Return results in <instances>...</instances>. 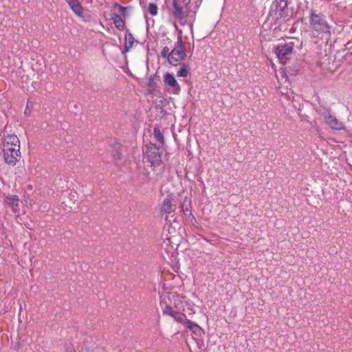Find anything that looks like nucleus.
<instances>
[{"label":"nucleus","instance_id":"393cba45","mask_svg":"<svg viewBox=\"0 0 352 352\" xmlns=\"http://www.w3.org/2000/svg\"><path fill=\"white\" fill-rule=\"evenodd\" d=\"M116 8H118V10L120 12H121L124 16H125V12L126 11V8L123 7L120 5H117Z\"/></svg>","mask_w":352,"mask_h":352},{"label":"nucleus","instance_id":"f257e3e1","mask_svg":"<svg viewBox=\"0 0 352 352\" xmlns=\"http://www.w3.org/2000/svg\"><path fill=\"white\" fill-rule=\"evenodd\" d=\"M201 3L199 0H173L171 12L182 25H188L192 32L195 14Z\"/></svg>","mask_w":352,"mask_h":352},{"label":"nucleus","instance_id":"aec40b11","mask_svg":"<svg viewBox=\"0 0 352 352\" xmlns=\"http://www.w3.org/2000/svg\"><path fill=\"white\" fill-rule=\"evenodd\" d=\"M149 180L150 177L148 173H144L142 176H139V178L136 180V183L138 186H142L144 184L148 182Z\"/></svg>","mask_w":352,"mask_h":352},{"label":"nucleus","instance_id":"7ed1b4c3","mask_svg":"<svg viewBox=\"0 0 352 352\" xmlns=\"http://www.w3.org/2000/svg\"><path fill=\"white\" fill-rule=\"evenodd\" d=\"M310 23L315 31L324 34L327 39L330 38L331 27L327 23L323 15L317 14L312 12L310 16Z\"/></svg>","mask_w":352,"mask_h":352},{"label":"nucleus","instance_id":"f8f14e48","mask_svg":"<svg viewBox=\"0 0 352 352\" xmlns=\"http://www.w3.org/2000/svg\"><path fill=\"white\" fill-rule=\"evenodd\" d=\"M164 82L166 86L172 88L173 94H178L180 91V86L177 83L173 74L167 73L164 76Z\"/></svg>","mask_w":352,"mask_h":352},{"label":"nucleus","instance_id":"0eeeda50","mask_svg":"<svg viewBox=\"0 0 352 352\" xmlns=\"http://www.w3.org/2000/svg\"><path fill=\"white\" fill-rule=\"evenodd\" d=\"M294 43L289 42L284 45H278L275 49V53L277 58L283 62L286 57L291 54L294 50Z\"/></svg>","mask_w":352,"mask_h":352},{"label":"nucleus","instance_id":"a211bd4d","mask_svg":"<svg viewBox=\"0 0 352 352\" xmlns=\"http://www.w3.org/2000/svg\"><path fill=\"white\" fill-rule=\"evenodd\" d=\"M111 19L113 21V23H114L116 27L119 30H124L125 23H124V20L122 19V17L120 15H118L117 14H112Z\"/></svg>","mask_w":352,"mask_h":352},{"label":"nucleus","instance_id":"9d476101","mask_svg":"<svg viewBox=\"0 0 352 352\" xmlns=\"http://www.w3.org/2000/svg\"><path fill=\"white\" fill-rule=\"evenodd\" d=\"M324 119L325 123L333 130H342L344 128V124L342 122L338 120L334 116L331 114L329 111L324 113Z\"/></svg>","mask_w":352,"mask_h":352},{"label":"nucleus","instance_id":"b1692460","mask_svg":"<svg viewBox=\"0 0 352 352\" xmlns=\"http://www.w3.org/2000/svg\"><path fill=\"white\" fill-rule=\"evenodd\" d=\"M162 56L163 58H167L168 61L169 62V57L170 55V52L169 50V48L168 47H164L162 51Z\"/></svg>","mask_w":352,"mask_h":352},{"label":"nucleus","instance_id":"20e7f679","mask_svg":"<svg viewBox=\"0 0 352 352\" xmlns=\"http://www.w3.org/2000/svg\"><path fill=\"white\" fill-rule=\"evenodd\" d=\"M182 30L179 31V36L175 43V47L170 52L169 57V63L172 65H177L180 61L186 57V52L183 45Z\"/></svg>","mask_w":352,"mask_h":352},{"label":"nucleus","instance_id":"9b49d317","mask_svg":"<svg viewBox=\"0 0 352 352\" xmlns=\"http://www.w3.org/2000/svg\"><path fill=\"white\" fill-rule=\"evenodd\" d=\"M176 208V201L170 196H167L163 201L160 207V214L162 215L168 214L175 211Z\"/></svg>","mask_w":352,"mask_h":352},{"label":"nucleus","instance_id":"ddd939ff","mask_svg":"<svg viewBox=\"0 0 352 352\" xmlns=\"http://www.w3.org/2000/svg\"><path fill=\"white\" fill-rule=\"evenodd\" d=\"M69 8L78 16L82 17L83 8L78 0H65Z\"/></svg>","mask_w":352,"mask_h":352},{"label":"nucleus","instance_id":"5701e85b","mask_svg":"<svg viewBox=\"0 0 352 352\" xmlns=\"http://www.w3.org/2000/svg\"><path fill=\"white\" fill-rule=\"evenodd\" d=\"M177 76L179 77H186L188 74V69L186 65L183 64L182 67L177 72Z\"/></svg>","mask_w":352,"mask_h":352},{"label":"nucleus","instance_id":"cd10ccee","mask_svg":"<svg viewBox=\"0 0 352 352\" xmlns=\"http://www.w3.org/2000/svg\"><path fill=\"white\" fill-rule=\"evenodd\" d=\"M199 1L201 2V1H202V0H199Z\"/></svg>","mask_w":352,"mask_h":352},{"label":"nucleus","instance_id":"6ab92c4d","mask_svg":"<svg viewBox=\"0 0 352 352\" xmlns=\"http://www.w3.org/2000/svg\"><path fill=\"white\" fill-rule=\"evenodd\" d=\"M153 135L157 141H158L161 144H164V135H163L162 133L161 132L159 126H155L154 127Z\"/></svg>","mask_w":352,"mask_h":352},{"label":"nucleus","instance_id":"2eb2a0df","mask_svg":"<svg viewBox=\"0 0 352 352\" xmlns=\"http://www.w3.org/2000/svg\"><path fill=\"white\" fill-rule=\"evenodd\" d=\"M276 8V19L281 18L284 14V10L287 8V4L285 1H280L279 3H274L272 9Z\"/></svg>","mask_w":352,"mask_h":352},{"label":"nucleus","instance_id":"a878e982","mask_svg":"<svg viewBox=\"0 0 352 352\" xmlns=\"http://www.w3.org/2000/svg\"><path fill=\"white\" fill-rule=\"evenodd\" d=\"M33 107V103L32 102L28 100V102H27V107L26 108L27 109H30V108H32Z\"/></svg>","mask_w":352,"mask_h":352},{"label":"nucleus","instance_id":"f03ea898","mask_svg":"<svg viewBox=\"0 0 352 352\" xmlns=\"http://www.w3.org/2000/svg\"><path fill=\"white\" fill-rule=\"evenodd\" d=\"M160 306L163 315L171 316L175 321L186 326L193 333L196 335L201 334V328L197 323L187 319L185 314L174 311L172 307L168 305L165 297H160Z\"/></svg>","mask_w":352,"mask_h":352},{"label":"nucleus","instance_id":"bb28decb","mask_svg":"<svg viewBox=\"0 0 352 352\" xmlns=\"http://www.w3.org/2000/svg\"><path fill=\"white\" fill-rule=\"evenodd\" d=\"M30 113H31L30 109H27V108H26V109H25V114L26 116H30Z\"/></svg>","mask_w":352,"mask_h":352},{"label":"nucleus","instance_id":"423d86ee","mask_svg":"<svg viewBox=\"0 0 352 352\" xmlns=\"http://www.w3.org/2000/svg\"><path fill=\"white\" fill-rule=\"evenodd\" d=\"M12 148H20V142L16 135L10 134L3 138L0 144V150L1 151H9Z\"/></svg>","mask_w":352,"mask_h":352},{"label":"nucleus","instance_id":"1a4fd4ad","mask_svg":"<svg viewBox=\"0 0 352 352\" xmlns=\"http://www.w3.org/2000/svg\"><path fill=\"white\" fill-rule=\"evenodd\" d=\"M1 152L5 162L11 166H14L19 162L21 157L20 148H12L9 151Z\"/></svg>","mask_w":352,"mask_h":352},{"label":"nucleus","instance_id":"6e6552de","mask_svg":"<svg viewBox=\"0 0 352 352\" xmlns=\"http://www.w3.org/2000/svg\"><path fill=\"white\" fill-rule=\"evenodd\" d=\"M169 299L170 300V305H168L170 307L173 305L175 308L176 311L179 313H181L180 311H186L185 306L188 300L186 297L178 294H173Z\"/></svg>","mask_w":352,"mask_h":352},{"label":"nucleus","instance_id":"39448f33","mask_svg":"<svg viewBox=\"0 0 352 352\" xmlns=\"http://www.w3.org/2000/svg\"><path fill=\"white\" fill-rule=\"evenodd\" d=\"M145 158L151 164V166L154 168L161 165L162 157L160 149L156 145L149 144L145 146Z\"/></svg>","mask_w":352,"mask_h":352},{"label":"nucleus","instance_id":"4be33fe9","mask_svg":"<svg viewBox=\"0 0 352 352\" xmlns=\"http://www.w3.org/2000/svg\"><path fill=\"white\" fill-rule=\"evenodd\" d=\"M148 12L151 16H156L158 13V8L155 3H149Z\"/></svg>","mask_w":352,"mask_h":352},{"label":"nucleus","instance_id":"412c9836","mask_svg":"<svg viewBox=\"0 0 352 352\" xmlns=\"http://www.w3.org/2000/svg\"><path fill=\"white\" fill-rule=\"evenodd\" d=\"M194 306H195L194 303L188 299V300L185 306V308H186L185 312H187L189 316L195 314V310L194 309Z\"/></svg>","mask_w":352,"mask_h":352},{"label":"nucleus","instance_id":"4468645a","mask_svg":"<svg viewBox=\"0 0 352 352\" xmlns=\"http://www.w3.org/2000/svg\"><path fill=\"white\" fill-rule=\"evenodd\" d=\"M19 200L17 195H8L5 198V203L12 207L14 212H16L19 209Z\"/></svg>","mask_w":352,"mask_h":352},{"label":"nucleus","instance_id":"dca6fc26","mask_svg":"<svg viewBox=\"0 0 352 352\" xmlns=\"http://www.w3.org/2000/svg\"><path fill=\"white\" fill-rule=\"evenodd\" d=\"M135 42V38L131 32L127 30L125 34V45H124V52H129L133 45Z\"/></svg>","mask_w":352,"mask_h":352},{"label":"nucleus","instance_id":"f3484780","mask_svg":"<svg viewBox=\"0 0 352 352\" xmlns=\"http://www.w3.org/2000/svg\"><path fill=\"white\" fill-rule=\"evenodd\" d=\"M190 205H191L190 199L186 197L184 199L183 206H182L184 212L186 217H190L192 219H194V217H193V215L191 212V210H190Z\"/></svg>","mask_w":352,"mask_h":352}]
</instances>
